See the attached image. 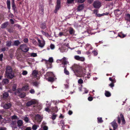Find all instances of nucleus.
<instances>
[{"instance_id":"obj_49","label":"nucleus","mask_w":130,"mask_h":130,"mask_svg":"<svg viewBox=\"0 0 130 130\" xmlns=\"http://www.w3.org/2000/svg\"><path fill=\"white\" fill-rule=\"evenodd\" d=\"M50 46L52 49H53L55 47L54 45L52 44H51Z\"/></svg>"},{"instance_id":"obj_63","label":"nucleus","mask_w":130,"mask_h":130,"mask_svg":"<svg viewBox=\"0 0 130 130\" xmlns=\"http://www.w3.org/2000/svg\"><path fill=\"white\" fill-rule=\"evenodd\" d=\"M93 1V0H88V3H89V4H91L92 3Z\"/></svg>"},{"instance_id":"obj_55","label":"nucleus","mask_w":130,"mask_h":130,"mask_svg":"<svg viewBox=\"0 0 130 130\" xmlns=\"http://www.w3.org/2000/svg\"><path fill=\"white\" fill-rule=\"evenodd\" d=\"M117 119L118 120V123L119 124H120L121 123V120L120 117L119 116L117 117Z\"/></svg>"},{"instance_id":"obj_44","label":"nucleus","mask_w":130,"mask_h":130,"mask_svg":"<svg viewBox=\"0 0 130 130\" xmlns=\"http://www.w3.org/2000/svg\"><path fill=\"white\" fill-rule=\"evenodd\" d=\"M24 120L26 122H28L29 121V118L27 117H25L24 118Z\"/></svg>"},{"instance_id":"obj_46","label":"nucleus","mask_w":130,"mask_h":130,"mask_svg":"<svg viewBox=\"0 0 130 130\" xmlns=\"http://www.w3.org/2000/svg\"><path fill=\"white\" fill-rule=\"evenodd\" d=\"M43 128L44 130H47L48 127L44 125L43 127Z\"/></svg>"},{"instance_id":"obj_30","label":"nucleus","mask_w":130,"mask_h":130,"mask_svg":"<svg viewBox=\"0 0 130 130\" xmlns=\"http://www.w3.org/2000/svg\"><path fill=\"white\" fill-rule=\"evenodd\" d=\"M11 6L13 8H15V5L14 3V0H12L11 1Z\"/></svg>"},{"instance_id":"obj_41","label":"nucleus","mask_w":130,"mask_h":130,"mask_svg":"<svg viewBox=\"0 0 130 130\" xmlns=\"http://www.w3.org/2000/svg\"><path fill=\"white\" fill-rule=\"evenodd\" d=\"M85 0H76V1L78 3H82L84 2Z\"/></svg>"},{"instance_id":"obj_54","label":"nucleus","mask_w":130,"mask_h":130,"mask_svg":"<svg viewBox=\"0 0 130 130\" xmlns=\"http://www.w3.org/2000/svg\"><path fill=\"white\" fill-rule=\"evenodd\" d=\"M45 110L46 111L49 112L50 110L49 109V108L47 107L45 108Z\"/></svg>"},{"instance_id":"obj_51","label":"nucleus","mask_w":130,"mask_h":130,"mask_svg":"<svg viewBox=\"0 0 130 130\" xmlns=\"http://www.w3.org/2000/svg\"><path fill=\"white\" fill-rule=\"evenodd\" d=\"M3 56V54H1L0 55V61H2L3 60L2 58Z\"/></svg>"},{"instance_id":"obj_42","label":"nucleus","mask_w":130,"mask_h":130,"mask_svg":"<svg viewBox=\"0 0 130 130\" xmlns=\"http://www.w3.org/2000/svg\"><path fill=\"white\" fill-rule=\"evenodd\" d=\"M27 74V72L26 71L24 70L23 71L22 74L23 75H25Z\"/></svg>"},{"instance_id":"obj_39","label":"nucleus","mask_w":130,"mask_h":130,"mask_svg":"<svg viewBox=\"0 0 130 130\" xmlns=\"http://www.w3.org/2000/svg\"><path fill=\"white\" fill-rule=\"evenodd\" d=\"M18 119V117L15 115H14L13 116H12V117H11V119L12 120L17 119Z\"/></svg>"},{"instance_id":"obj_15","label":"nucleus","mask_w":130,"mask_h":130,"mask_svg":"<svg viewBox=\"0 0 130 130\" xmlns=\"http://www.w3.org/2000/svg\"><path fill=\"white\" fill-rule=\"evenodd\" d=\"M41 116L38 115H37L35 117V119L38 122H40L41 121Z\"/></svg>"},{"instance_id":"obj_5","label":"nucleus","mask_w":130,"mask_h":130,"mask_svg":"<svg viewBox=\"0 0 130 130\" xmlns=\"http://www.w3.org/2000/svg\"><path fill=\"white\" fill-rule=\"evenodd\" d=\"M37 103V102L36 100H31L27 102L26 104V106L28 107H29L31 105L36 104Z\"/></svg>"},{"instance_id":"obj_13","label":"nucleus","mask_w":130,"mask_h":130,"mask_svg":"<svg viewBox=\"0 0 130 130\" xmlns=\"http://www.w3.org/2000/svg\"><path fill=\"white\" fill-rule=\"evenodd\" d=\"M17 123L18 126L19 127H20L22 126L23 124V122L22 120H19L18 121Z\"/></svg>"},{"instance_id":"obj_1","label":"nucleus","mask_w":130,"mask_h":130,"mask_svg":"<svg viewBox=\"0 0 130 130\" xmlns=\"http://www.w3.org/2000/svg\"><path fill=\"white\" fill-rule=\"evenodd\" d=\"M5 74L7 77L10 79H12L14 76V73L11 67L10 66L7 67Z\"/></svg>"},{"instance_id":"obj_2","label":"nucleus","mask_w":130,"mask_h":130,"mask_svg":"<svg viewBox=\"0 0 130 130\" xmlns=\"http://www.w3.org/2000/svg\"><path fill=\"white\" fill-rule=\"evenodd\" d=\"M46 75L47 76H48L47 78V80L49 82L52 83L57 79L55 76L52 72H47L46 73Z\"/></svg>"},{"instance_id":"obj_28","label":"nucleus","mask_w":130,"mask_h":130,"mask_svg":"<svg viewBox=\"0 0 130 130\" xmlns=\"http://www.w3.org/2000/svg\"><path fill=\"white\" fill-rule=\"evenodd\" d=\"M20 43V42L18 40L14 41V45L17 46Z\"/></svg>"},{"instance_id":"obj_26","label":"nucleus","mask_w":130,"mask_h":130,"mask_svg":"<svg viewBox=\"0 0 130 130\" xmlns=\"http://www.w3.org/2000/svg\"><path fill=\"white\" fill-rule=\"evenodd\" d=\"M25 93L24 92L20 93L19 94V96L21 98H23L25 96Z\"/></svg>"},{"instance_id":"obj_64","label":"nucleus","mask_w":130,"mask_h":130,"mask_svg":"<svg viewBox=\"0 0 130 130\" xmlns=\"http://www.w3.org/2000/svg\"><path fill=\"white\" fill-rule=\"evenodd\" d=\"M25 130H31L30 127H28L26 128Z\"/></svg>"},{"instance_id":"obj_50","label":"nucleus","mask_w":130,"mask_h":130,"mask_svg":"<svg viewBox=\"0 0 130 130\" xmlns=\"http://www.w3.org/2000/svg\"><path fill=\"white\" fill-rule=\"evenodd\" d=\"M109 85L111 88L113 87L114 86L113 83V82H112Z\"/></svg>"},{"instance_id":"obj_16","label":"nucleus","mask_w":130,"mask_h":130,"mask_svg":"<svg viewBox=\"0 0 130 130\" xmlns=\"http://www.w3.org/2000/svg\"><path fill=\"white\" fill-rule=\"evenodd\" d=\"M40 27L42 29H44L46 28V25L45 22L42 23L40 25Z\"/></svg>"},{"instance_id":"obj_12","label":"nucleus","mask_w":130,"mask_h":130,"mask_svg":"<svg viewBox=\"0 0 130 130\" xmlns=\"http://www.w3.org/2000/svg\"><path fill=\"white\" fill-rule=\"evenodd\" d=\"M68 63V62L66 58L64 57L62 60V64L64 65V66H65V65H66Z\"/></svg>"},{"instance_id":"obj_57","label":"nucleus","mask_w":130,"mask_h":130,"mask_svg":"<svg viewBox=\"0 0 130 130\" xmlns=\"http://www.w3.org/2000/svg\"><path fill=\"white\" fill-rule=\"evenodd\" d=\"M64 122L63 120H61L60 121V123L61 125H64Z\"/></svg>"},{"instance_id":"obj_32","label":"nucleus","mask_w":130,"mask_h":130,"mask_svg":"<svg viewBox=\"0 0 130 130\" xmlns=\"http://www.w3.org/2000/svg\"><path fill=\"white\" fill-rule=\"evenodd\" d=\"M98 122L99 123H101L103 122L102 118H97Z\"/></svg>"},{"instance_id":"obj_45","label":"nucleus","mask_w":130,"mask_h":130,"mask_svg":"<svg viewBox=\"0 0 130 130\" xmlns=\"http://www.w3.org/2000/svg\"><path fill=\"white\" fill-rule=\"evenodd\" d=\"M48 60L51 63L53 62V58L51 57L49 58Z\"/></svg>"},{"instance_id":"obj_48","label":"nucleus","mask_w":130,"mask_h":130,"mask_svg":"<svg viewBox=\"0 0 130 130\" xmlns=\"http://www.w3.org/2000/svg\"><path fill=\"white\" fill-rule=\"evenodd\" d=\"M84 4H81L78 7V8H84Z\"/></svg>"},{"instance_id":"obj_43","label":"nucleus","mask_w":130,"mask_h":130,"mask_svg":"<svg viewBox=\"0 0 130 130\" xmlns=\"http://www.w3.org/2000/svg\"><path fill=\"white\" fill-rule=\"evenodd\" d=\"M92 53L94 54V55L95 56H96L98 54L97 52L95 51H93Z\"/></svg>"},{"instance_id":"obj_20","label":"nucleus","mask_w":130,"mask_h":130,"mask_svg":"<svg viewBox=\"0 0 130 130\" xmlns=\"http://www.w3.org/2000/svg\"><path fill=\"white\" fill-rule=\"evenodd\" d=\"M109 14V13L108 12H106L102 14H98L96 16L98 17H100L104 15H107Z\"/></svg>"},{"instance_id":"obj_33","label":"nucleus","mask_w":130,"mask_h":130,"mask_svg":"<svg viewBox=\"0 0 130 130\" xmlns=\"http://www.w3.org/2000/svg\"><path fill=\"white\" fill-rule=\"evenodd\" d=\"M38 74V71L36 70H34L32 72V74L35 76H37Z\"/></svg>"},{"instance_id":"obj_6","label":"nucleus","mask_w":130,"mask_h":130,"mask_svg":"<svg viewBox=\"0 0 130 130\" xmlns=\"http://www.w3.org/2000/svg\"><path fill=\"white\" fill-rule=\"evenodd\" d=\"M94 7L95 8H99L101 5V3L99 1H95L93 4Z\"/></svg>"},{"instance_id":"obj_17","label":"nucleus","mask_w":130,"mask_h":130,"mask_svg":"<svg viewBox=\"0 0 130 130\" xmlns=\"http://www.w3.org/2000/svg\"><path fill=\"white\" fill-rule=\"evenodd\" d=\"M9 95L8 93L7 92L4 93L3 95V98L4 100H6V99L8 97Z\"/></svg>"},{"instance_id":"obj_29","label":"nucleus","mask_w":130,"mask_h":130,"mask_svg":"<svg viewBox=\"0 0 130 130\" xmlns=\"http://www.w3.org/2000/svg\"><path fill=\"white\" fill-rule=\"evenodd\" d=\"M6 43V45L7 46L9 47L11 45V41H7Z\"/></svg>"},{"instance_id":"obj_4","label":"nucleus","mask_w":130,"mask_h":130,"mask_svg":"<svg viewBox=\"0 0 130 130\" xmlns=\"http://www.w3.org/2000/svg\"><path fill=\"white\" fill-rule=\"evenodd\" d=\"M20 49L24 52H27L29 50V48L28 47L26 44H23L21 45L20 46Z\"/></svg>"},{"instance_id":"obj_53","label":"nucleus","mask_w":130,"mask_h":130,"mask_svg":"<svg viewBox=\"0 0 130 130\" xmlns=\"http://www.w3.org/2000/svg\"><path fill=\"white\" fill-rule=\"evenodd\" d=\"M88 100L89 101H91L93 100V98L91 96H89L88 98Z\"/></svg>"},{"instance_id":"obj_58","label":"nucleus","mask_w":130,"mask_h":130,"mask_svg":"<svg viewBox=\"0 0 130 130\" xmlns=\"http://www.w3.org/2000/svg\"><path fill=\"white\" fill-rule=\"evenodd\" d=\"M30 92L32 94H34L35 93V91L33 89H31L30 91Z\"/></svg>"},{"instance_id":"obj_34","label":"nucleus","mask_w":130,"mask_h":130,"mask_svg":"<svg viewBox=\"0 0 130 130\" xmlns=\"http://www.w3.org/2000/svg\"><path fill=\"white\" fill-rule=\"evenodd\" d=\"M37 128V125H34L32 126V129L33 130H36Z\"/></svg>"},{"instance_id":"obj_37","label":"nucleus","mask_w":130,"mask_h":130,"mask_svg":"<svg viewBox=\"0 0 130 130\" xmlns=\"http://www.w3.org/2000/svg\"><path fill=\"white\" fill-rule=\"evenodd\" d=\"M78 83L79 84H82L83 83V80L81 78H80L78 80Z\"/></svg>"},{"instance_id":"obj_59","label":"nucleus","mask_w":130,"mask_h":130,"mask_svg":"<svg viewBox=\"0 0 130 130\" xmlns=\"http://www.w3.org/2000/svg\"><path fill=\"white\" fill-rule=\"evenodd\" d=\"M67 3H72L74 1V0H67Z\"/></svg>"},{"instance_id":"obj_40","label":"nucleus","mask_w":130,"mask_h":130,"mask_svg":"<svg viewBox=\"0 0 130 130\" xmlns=\"http://www.w3.org/2000/svg\"><path fill=\"white\" fill-rule=\"evenodd\" d=\"M37 54L36 53H31V56L33 57H36L37 56Z\"/></svg>"},{"instance_id":"obj_27","label":"nucleus","mask_w":130,"mask_h":130,"mask_svg":"<svg viewBox=\"0 0 130 130\" xmlns=\"http://www.w3.org/2000/svg\"><path fill=\"white\" fill-rule=\"evenodd\" d=\"M6 4L7 8H10V0H7Z\"/></svg>"},{"instance_id":"obj_38","label":"nucleus","mask_w":130,"mask_h":130,"mask_svg":"<svg viewBox=\"0 0 130 130\" xmlns=\"http://www.w3.org/2000/svg\"><path fill=\"white\" fill-rule=\"evenodd\" d=\"M33 85L35 86H37L38 85V83L37 82L35 81L32 82Z\"/></svg>"},{"instance_id":"obj_23","label":"nucleus","mask_w":130,"mask_h":130,"mask_svg":"<svg viewBox=\"0 0 130 130\" xmlns=\"http://www.w3.org/2000/svg\"><path fill=\"white\" fill-rule=\"evenodd\" d=\"M60 0H57V4L56 8H60Z\"/></svg>"},{"instance_id":"obj_36","label":"nucleus","mask_w":130,"mask_h":130,"mask_svg":"<svg viewBox=\"0 0 130 130\" xmlns=\"http://www.w3.org/2000/svg\"><path fill=\"white\" fill-rule=\"evenodd\" d=\"M98 12L99 11L98 10L95 9L93 11V13L95 14V15L96 16Z\"/></svg>"},{"instance_id":"obj_52","label":"nucleus","mask_w":130,"mask_h":130,"mask_svg":"<svg viewBox=\"0 0 130 130\" xmlns=\"http://www.w3.org/2000/svg\"><path fill=\"white\" fill-rule=\"evenodd\" d=\"M64 36V35L63 34V32H60L58 36H60V37L62 36Z\"/></svg>"},{"instance_id":"obj_61","label":"nucleus","mask_w":130,"mask_h":130,"mask_svg":"<svg viewBox=\"0 0 130 130\" xmlns=\"http://www.w3.org/2000/svg\"><path fill=\"white\" fill-rule=\"evenodd\" d=\"M122 123L123 124H125V122L124 118L122 119Z\"/></svg>"},{"instance_id":"obj_62","label":"nucleus","mask_w":130,"mask_h":130,"mask_svg":"<svg viewBox=\"0 0 130 130\" xmlns=\"http://www.w3.org/2000/svg\"><path fill=\"white\" fill-rule=\"evenodd\" d=\"M10 20L11 24H13L14 23V21L13 19H11Z\"/></svg>"},{"instance_id":"obj_14","label":"nucleus","mask_w":130,"mask_h":130,"mask_svg":"<svg viewBox=\"0 0 130 130\" xmlns=\"http://www.w3.org/2000/svg\"><path fill=\"white\" fill-rule=\"evenodd\" d=\"M111 124L114 130H115L118 127L117 124L115 122H112L111 123Z\"/></svg>"},{"instance_id":"obj_22","label":"nucleus","mask_w":130,"mask_h":130,"mask_svg":"<svg viewBox=\"0 0 130 130\" xmlns=\"http://www.w3.org/2000/svg\"><path fill=\"white\" fill-rule=\"evenodd\" d=\"M105 96L107 97H109L111 96V94L108 91L105 90Z\"/></svg>"},{"instance_id":"obj_3","label":"nucleus","mask_w":130,"mask_h":130,"mask_svg":"<svg viewBox=\"0 0 130 130\" xmlns=\"http://www.w3.org/2000/svg\"><path fill=\"white\" fill-rule=\"evenodd\" d=\"M81 69L80 66L77 64H74L72 67V69L75 74L78 72V71Z\"/></svg>"},{"instance_id":"obj_21","label":"nucleus","mask_w":130,"mask_h":130,"mask_svg":"<svg viewBox=\"0 0 130 130\" xmlns=\"http://www.w3.org/2000/svg\"><path fill=\"white\" fill-rule=\"evenodd\" d=\"M64 73L66 75H68L69 74V71L67 69V67L66 66H64Z\"/></svg>"},{"instance_id":"obj_7","label":"nucleus","mask_w":130,"mask_h":130,"mask_svg":"<svg viewBox=\"0 0 130 130\" xmlns=\"http://www.w3.org/2000/svg\"><path fill=\"white\" fill-rule=\"evenodd\" d=\"M78 72L75 74V75L77 76L81 77L84 76L85 75V73H84L82 70H81V69Z\"/></svg>"},{"instance_id":"obj_56","label":"nucleus","mask_w":130,"mask_h":130,"mask_svg":"<svg viewBox=\"0 0 130 130\" xmlns=\"http://www.w3.org/2000/svg\"><path fill=\"white\" fill-rule=\"evenodd\" d=\"M7 128L5 127H0V130H6Z\"/></svg>"},{"instance_id":"obj_24","label":"nucleus","mask_w":130,"mask_h":130,"mask_svg":"<svg viewBox=\"0 0 130 130\" xmlns=\"http://www.w3.org/2000/svg\"><path fill=\"white\" fill-rule=\"evenodd\" d=\"M9 80L7 78H5L3 79L2 81L3 83L5 84H8L9 83Z\"/></svg>"},{"instance_id":"obj_35","label":"nucleus","mask_w":130,"mask_h":130,"mask_svg":"<svg viewBox=\"0 0 130 130\" xmlns=\"http://www.w3.org/2000/svg\"><path fill=\"white\" fill-rule=\"evenodd\" d=\"M57 116V115H55L54 114H53V115L52 116V119L54 120H55L56 118V117Z\"/></svg>"},{"instance_id":"obj_31","label":"nucleus","mask_w":130,"mask_h":130,"mask_svg":"<svg viewBox=\"0 0 130 130\" xmlns=\"http://www.w3.org/2000/svg\"><path fill=\"white\" fill-rule=\"evenodd\" d=\"M126 18L127 21L130 22V14H126Z\"/></svg>"},{"instance_id":"obj_9","label":"nucleus","mask_w":130,"mask_h":130,"mask_svg":"<svg viewBox=\"0 0 130 130\" xmlns=\"http://www.w3.org/2000/svg\"><path fill=\"white\" fill-rule=\"evenodd\" d=\"M38 41L39 43V46L40 47H42L44 46L45 44V42L44 41H41L40 40L38 39Z\"/></svg>"},{"instance_id":"obj_60","label":"nucleus","mask_w":130,"mask_h":130,"mask_svg":"<svg viewBox=\"0 0 130 130\" xmlns=\"http://www.w3.org/2000/svg\"><path fill=\"white\" fill-rule=\"evenodd\" d=\"M73 113V112L71 110H69L68 112V114L70 115H71Z\"/></svg>"},{"instance_id":"obj_19","label":"nucleus","mask_w":130,"mask_h":130,"mask_svg":"<svg viewBox=\"0 0 130 130\" xmlns=\"http://www.w3.org/2000/svg\"><path fill=\"white\" fill-rule=\"evenodd\" d=\"M68 31L69 34L70 35H72L74 33L75 31L73 28L72 27H70Z\"/></svg>"},{"instance_id":"obj_10","label":"nucleus","mask_w":130,"mask_h":130,"mask_svg":"<svg viewBox=\"0 0 130 130\" xmlns=\"http://www.w3.org/2000/svg\"><path fill=\"white\" fill-rule=\"evenodd\" d=\"M10 26L9 23L8 22H6L2 24L1 26V27L2 29L6 28L8 26Z\"/></svg>"},{"instance_id":"obj_11","label":"nucleus","mask_w":130,"mask_h":130,"mask_svg":"<svg viewBox=\"0 0 130 130\" xmlns=\"http://www.w3.org/2000/svg\"><path fill=\"white\" fill-rule=\"evenodd\" d=\"M122 11L118 9H116L114 11V13L116 15H120L122 13Z\"/></svg>"},{"instance_id":"obj_8","label":"nucleus","mask_w":130,"mask_h":130,"mask_svg":"<svg viewBox=\"0 0 130 130\" xmlns=\"http://www.w3.org/2000/svg\"><path fill=\"white\" fill-rule=\"evenodd\" d=\"M74 58L76 60L81 61H83L85 60V58L84 57H80L78 55L75 56Z\"/></svg>"},{"instance_id":"obj_25","label":"nucleus","mask_w":130,"mask_h":130,"mask_svg":"<svg viewBox=\"0 0 130 130\" xmlns=\"http://www.w3.org/2000/svg\"><path fill=\"white\" fill-rule=\"evenodd\" d=\"M7 31L10 33L13 32L14 31L13 28L11 27L9 28H7Z\"/></svg>"},{"instance_id":"obj_47","label":"nucleus","mask_w":130,"mask_h":130,"mask_svg":"<svg viewBox=\"0 0 130 130\" xmlns=\"http://www.w3.org/2000/svg\"><path fill=\"white\" fill-rule=\"evenodd\" d=\"M23 41L25 43H27L28 42V39L27 38H25L23 40Z\"/></svg>"},{"instance_id":"obj_18","label":"nucleus","mask_w":130,"mask_h":130,"mask_svg":"<svg viewBox=\"0 0 130 130\" xmlns=\"http://www.w3.org/2000/svg\"><path fill=\"white\" fill-rule=\"evenodd\" d=\"M11 106V105L10 103H8L4 105V107L5 109H8L10 108Z\"/></svg>"}]
</instances>
